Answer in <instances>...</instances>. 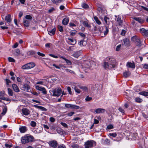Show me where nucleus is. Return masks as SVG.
Instances as JSON below:
<instances>
[{"instance_id":"obj_1","label":"nucleus","mask_w":148,"mask_h":148,"mask_svg":"<svg viewBox=\"0 0 148 148\" xmlns=\"http://www.w3.org/2000/svg\"><path fill=\"white\" fill-rule=\"evenodd\" d=\"M21 140L23 144H25L35 141L34 137L28 134H26L22 136L21 138Z\"/></svg>"},{"instance_id":"obj_2","label":"nucleus","mask_w":148,"mask_h":148,"mask_svg":"<svg viewBox=\"0 0 148 148\" xmlns=\"http://www.w3.org/2000/svg\"><path fill=\"white\" fill-rule=\"evenodd\" d=\"M131 40L134 42L136 45L138 47H140L141 45V41L140 40L139 38L137 36H135L132 37Z\"/></svg>"},{"instance_id":"obj_3","label":"nucleus","mask_w":148,"mask_h":148,"mask_svg":"<svg viewBox=\"0 0 148 148\" xmlns=\"http://www.w3.org/2000/svg\"><path fill=\"white\" fill-rule=\"evenodd\" d=\"M98 29L100 33L103 32L105 35H106L108 32L109 30L108 26L106 25L105 27H99Z\"/></svg>"},{"instance_id":"obj_4","label":"nucleus","mask_w":148,"mask_h":148,"mask_svg":"<svg viewBox=\"0 0 148 148\" xmlns=\"http://www.w3.org/2000/svg\"><path fill=\"white\" fill-rule=\"evenodd\" d=\"M96 143L93 140H88L85 142L84 144L85 148H91L95 145Z\"/></svg>"},{"instance_id":"obj_5","label":"nucleus","mask_w":148,"mask_h":148,"mask_svg":"<svg viewBox=\"0 0 148 148\" xmlns=\"http://www.w3.org/2000/svg\"><path fill=\"white\" fill-rule=\"evenodd\" d=\"M51 92L53 93V96L59 97L61 95L62 90L60 88H57L53 89L51 91Z\"/></svg>"},{"instance_id":"obj_6","label":"nucleus","mask_w":148,"mask_h":148,"mask_svg":"<svg viewBox=\"0 0 148 148\" xmlns=\"http://www.w3.org/2000/svg\"><path fill=\"white\" fill-rule=\"evenodd\" d=\"M106 61L108 62H105L104 65H114V64L115 62V60L114 59L109 57L106 58Z\"/></svg>"},{"instance_id":"obj_7","label":"nucleus","mask_w":148,"mask_h":148,"mask_svg":"<svg viewBox=\"0 0 148 148\" xmlns=\"http://www.w3.org/2000/svg\"><path fill=\"white\" fill-rule=\"evenodd\" d=\"M48 143L50 146L53 148H56L58 145V143L55 140L49 141Z\"/></svg>"},{"instance_id":"obj_8","label":"nucleus","mask_w":148,"mask_h":148,"mask_svg":"<svg viewBox=\"0 0 148 148\" xmlns=\"http://www.w3.org/2000/svg\"><path fill=\"white\" fill-rule=\"evenodd\" d=\"M36 88L37 90L42 92V93L44 94H46L47 93V91L45 88L42 87L40 86H36Z\"/></svg>"},{"instance_id":"obj_9","label":"nucleus","mask_w":148,"mask_h":148,"mask_svg":"<svg viewBox=\"0 0 148 148\" xmlns=\"http://www.w3.org/2000/svg\"><path fill=\"white\" fill-rule=\"evenodd\" d=\"M65 107L67 108H71L72 109H78L79 108V106L73 104H65Z\"/></svg>"},{"instance_id":"obj_10","label":"nucleus","mask_w":148,"mask_h":148,"mask_svg":"<svg viewBox=\"0 0 148 148\" xmlns=\"http://www.w3.org/2000/svg\"><path fill=\"white\" fill-rule=\"evenodd\" d=\"M21 89L25 91H28L30 89L29 86L27 84H25L22 85Z\"/></svg>"},{"instance_id":"obj_11","label":"nucleus","mask_w":148,"mask_h":148,"mask_svg":"<svg viewBox=\"0 0 148 148\" xmlns=\"http://www.w3.org/2000/svg\"><path fill=\"white\" fill-rule=\"evenodd\" d=\"M116 17L115 21L117 22L119 25L121 26L122 25L123 20L121 19V17L119 16H115Z\"/></svg>"},{"instance_id":"obj_12","label":"nucleus","mask_w":148,"mask_h":148,"mask_svg":"<svg viewBox=\"0 0 148 148\" xmlns=\"http://www.w3.org/2000/svg\"><path fill=\"white\" fill-rule=\"evenodd\" d=\"M140 32L143 35L148 36V30H146L144 28H142L140 29Z\"/></svg>"},{"instance_id":"obj_13","label":"nucleus","mask_w":148,"mask_h":148,"mask_svg":"<svg viewBox=\"0 0 148 148\" xmlns=\"http://www.w3.org/2000/svg\"><path fill=\"white\" fill-rule=\"evenodd\" d=\"M105 110L101 108H98L95 110V112H94L95 114H100L103 113L105 111Z\"/></svg>"},{"instance_id":"obj_14","label":"nucleus","mask_w":148,"mask_h":148,"mask_svg":"<svg viewBox=\"0 0 148 148\" xmlns=\"http://www.w3.org/2000/svg\"><path fill=\"white\" fill-rule=\"evenodd\" d=\"M48 33L49 35L52 36L54 35L55 33L56 30L55 28H53V29H51L49 28L47 29Z\"/></svg>"},{"instance_id":"obj_15","label":"nucleus","mask_w":148,"mask_h":148,"mask_svg":"<svg viewBox=\"0 0 148 148\" xmlns=\"http://www.w3.org/2000/svg\"><path fill=\"white\" fill-rule=\"evenodd\" d=\"M19 130L21 133H24L27 130V128L25 126H21L19 128Z\"/></svg>"},{"instance_id":"obj_16","label":"nucleus","mask_w":148,"mask_h":148,"mask_svg":"<svg viewBox=\"0 0 148 148\" xmlns=\"http://www.w3.org/2000/svg\"><path fill=\"white\" fill-rule=\"evenodd\" d=\"M21 111L23 114L25 115H27L30 114V111L26 108L23 109Z\"/></svg>"},{"instance_id":"obj_17","label":"nucleus","mask_w":148,"mask_h":148,"mask_svg":"<svg viewBox=\"0 0 148 148\" xmlns=\"http://www.w3.org/2000/svg\"><path fill=\"white\" fill-rule=\"evenodd\" d=\"M12 87L14 90L16 92H18L20 91V90L17 86L15 84H13L12 85Z\"/></svg>"},{"instance_id":"obj_18","label":"nucleus","mask_w":148,"mask_h":148,"mask_svg":"<svg viewBox=\"0 0 148 148\" xmlns=\"http://www.w3.org/2000/svg\"><path fill=\"white\" fill-rule=\"evenodd\" d=\"M30 21L26 19H24L23 20V23L25 26L28 27L29 26V24Z\"/></svg>"},{"instance_id":"obj_19","label":"nucleus","mask_w":148,"mask_h":148,"mask_svg":"<svg viewBox=\"0 0 148 148\" xmlns=\"http://www.w3.org/2000/svg\"><path fill=\"white\" fill-rule=\"evenodd\" d=\"M134 19L139 23H142L144 22V21L141 18L138 17H134Z\"/></svg>"},{"instance_id":"obj_20","label":"nucleus","mask_w":148,"mask_h":148,"mask_svg":"<svg viewBox=\"0 0 148 148\" xmlns=\"http://www.w3.org/2000/svg\"><path fill=\"white\" fill-rule=\"evenodd\" d=\"M69 21V18H65L62 21V23L63 25H67Z\"/></svg>"},{"instance_id":"obj_21","label":"nucleus","mask_w":148,"mask_h":148,"mask_svg":"<svg viewBox=\"0 0 148 148\" xmlns=\"http://www.w3.org/2000/svg\"><path fill=\"white\" fill-rule=\"evenodd\" d=\"M124 45L125 46H128L130 45V42L129 40L127 38L123 39V40Z\"/></svg>"},{"instance_id":"obj_22","label":"nucleus","mask_w":148,"mask_h":148,"mask_svg":"<svg viewBox=\"0 0 148 148\" xmlns=\"http://www.w3.org/2000/svg\"><path fill=\"white\" fill-rule=\"evenodd\" d=\"M35 65H31L29 66L28 65H23L22 67V68L23 69H29L32 68H33Z\"/></svg>"},{"instance_id":"obj_23","label":"nucleus","mask_w":148,"mask_h":148,"mask_svg":"<svg viewBox=\"0 0 148 148\" xmlns=\"http://www.w3.org/2000/svg\"><path fill=\"white\" fill-rule=\"evenodd\" d=\"M34 107L36 108L40 109V110H41L42 111H46L47 110V109L42 106L34 105Z\"/></svg>"},{"instance_id":"obj_24","label":"nucleus","mask_w":148,"mask_h":148,"mask_svg":"<svg viewBox=\"0 0 148 148\" xmlns=\"http://www.w3.org/2000/svg\"><path fill=\"white\" fill-rule=\"evenodd\" d=\"M5 20L7 22H10L12 21L11 15L9 14L7 15L5 17Z\"/></svg>"},{"instance_id":"obj_25","label":"nucleus","mask_w":148,"mask_h":148,"mask_svg":"<svg viewBox=\"0 0 148 148\" xmlns=\"http://www.w3.org/2000/svg\"><path fill=\"white\" fill-rule=\"evenodd\" d=\"M131 74V73L129 71H125L123 73V76L125 78H127Z\"/></svg>"},{"instance_id":"obj_26","label":"nucleus","mask_w":148,"mask_h":148,"mask_svg":"<svg viewBox=\"0 0 148 148\" xmlns=\"http://www.w3.org/2000/svg\"><path fill=\"white\" fill-rule=\"evenodd\" d=\"M81 52L80 51H78L75 52L73 54V56L75 58H78L80 55Z\"/></svg>"},{"instance_id":"obj_27","label":"nucleus","mask_w":148,"mask_h":148,"mask_svg":"<svg viewBox=\"0 0 148 148\" xmlns=\"http://www.w3.org/2000/svg\"><path fill=\"white\" fill-rule=\"evenodd\" d=\"M81 68L83 69L85 72H87V71L88 70V66L89 65H81Z\"/></svg>"},{"instance_id":"obj_28","label":"nucleus","mask_w":148,"mask_h":148,"mask_svg":"<svg viewBox=\"0 0 148 148\" xmlns=\"http://www.w3.org/2000/svg\"><path fill=\"white\" fill-rule=\"evenodd\" d=\"M65 0H51L52 2L54 3L57 4L59 3L64 1Z\"/></svg>"},{"instance_id":"obj_29","label":"nucleus","mask_w":148,"mask_h":148,"mask_svg":"<svg viewBox=\"0 0 148 148\" xmlns=\"http://www.w3.org/2000/svg\"><path fill=\"white\" fill-rule=\"evenodd\" d=\"M139 94L145 97L148 96V92H146L144 91H142L140 92L139 93Z\"/></svg>"},{"instance_id":"obj_30","label":"nucleus","mask_w":148,"mask_h":148,"mask_svg":"<svg viewBox=\"0 0 148 148\" xmlns=\"http://www.w3.org/2000/svg\"><path fill=\"white\" fill-rule=\"evenodd\" d=\"M94 18L96 23L98 25L101 24V23L99 20L97 16H95L94 17Z\"/></svg>"},{"instance_id":"obj_31","label":"nucleus","mask_w":148,"mask_h":148,"mask_svg":"<svg viewBox=\"0 0 148 148\" xmlns=\"http://www.w3.org/2000/svg\"><path fill=\"white\" fill-rule=\"evenodd\" d=\"M8 95L11 96H12L13 95V92L12 90L10 88H8Z\"/></svg>"},{"instance_id":"obj_32","label":"nucleus","mask_w":148,"mask_h":148,"mask_svg":"<svg viewBox=\"0 0 148 148\" xmlns=\"http://www.w3.org/2000/svg\"><path fill=\"white\" fill-rule=\"evenodd\" d=\"M104 21H105L106 23V25L109 26V22L107 21L109 19V18L107 16H105L104 18Z\"/></svg>"},{"instance_id":"obj_33","label":"nucleus","mask_w":148,"mask_h":148,"mask_svg":"<svg viewBox=\"0 0 148 148\" xmlns=\"http://www.w3.org/2000/svg\"><path fill=\"white\" fill-rule=\"evenodd\" d=\"M112 67H110L109 65H103V68L106 69V70H107L108 69H110L112 67L114 68L115 66V65H112Z\"/></svg>"},{"instance_id":"obj_34","label":"nucleus","mask_w":148,"mask_h":148,"mask_svg":"<svg viewBox=\"0 0 148 148\" xmlns=\"http://www.w3.org/2000/svg\"><path fill=\"white\" fill-rule=\"evenodd\" d=\"M5 82L7 85V87H9V84L11 83V81L8 79H5Z\"/></svg>"},{"instance_id":"obj_35","label":"nucleus","mask_w":148,"mask_h":148,"mask_svg":"<svg viewBox=\"0 0 148 148\" xmlns=\"http://www.w3.org/2000/svg\"><path fill=\"white\" fill-rule=\"evenodd\" d=\"M60 58L63 59L64 60H65L68 64H71V62L70 61L66 59L65 58L61 56L60 57Z\"/></svg>"},{"instance_id":"obj_36","label":"nucleus","mask_w":148,"mask_h":148,"mask_svg":"<svg viewBox=\"0 0 148 148\" xmlns=\"http://www.w3.org/2000/svg\"><path fill=\"white\" fill-rule=\"evenodd\" d=\"M135 100L136 102L138 103H141L143 101V100L142 99L139 97L136 98L135 99Z\"/></svg>"},{"instance_id":"obj_37","label":"nucleus","mask_w":148,"mask_h":148,"mask_svg":"<svg viewBox=\"0 0 148 148\" xmlns=\"http://www.w3.org/2000/svg\"><path fill=\"white\" fill-rule=\"evenodd\" d=\"M24 19H27L28 20L30 21L32 19V17L30 15H27Z\"/></svg>"},{"instance_id":"obj_38","label":"nucleus","mask_w":148,"mask_h":148,"mask_svg":"<svg viewBox=\"0 0 148 148\" xmlns=\"http://www.w3.org/2000/svg\"><path fill=\"white\" fill-rule=\"evenodd\" d=\"M53 66L52 67H50L49 66L48 67L49 68H51L52 69H54V67L55 66L56 68L60 69L61 67L60 66L61 65H52Z\"/></svg>"},{"instance_id":"obj_39","label":"nucleus","mask_w":148,"mask_h":148,"mask_svg":"<svg viewBox=\"0 0 148 148\" xmlns=\"http://www.w3.org/2000/svg\"><path fill=\"white\" fill-rule=\"evenodd\" d=\"M109 136H110L115 137L117 136V134L116 133H110L109 134Z\"/></svg>"},{"instance_id":"obj_40","label":"nucleus","mask_w":148,"mask_h":148,"mask_svg":"<svg viewBox=\"0 0 148 148\" xmlns=\"http://www.w3.org/2000/svg\"><path fill=\"white\" fill-rule=\"evenodd\" d=\"M67 89L68 92H69V94L70 95H72V92L71 91V89L70 87L69 86L67 88Z\"/></svg>"},{"instance_id":"obj_41","label":"nucleus","mask_w":148,"mask_h":148,"mask_svg":"<svg viewBox=\"0 0 148 148\" xmlns=\"http://www.w3.org/2000/svg\"><path fill=\"white\" fill-rule=\"evenodd\" d=\"M30 125L32 127H34L36 126V123L35 121H32L31 122Z\"/></svg>"},{"instance_id":"obj_42","label":"nucleus","mask_w":148,"mask_h":148,"mask_svg":"<svg viewBox=\"0 0 148 148\" xmlns=\"http://www.w3.org/2000/svg\"><path fill=\"white\" fill-rule=\"evenodd\" d=\"M58 29L59 30L60 32H62L63 31V27L62 26L58 25Z\"/></svg>"},{"instance_id":"obj_43","label":"nucleus","mask_w":148,"mask_h":148,"mask_svg":"<svg viewBox=\"0 0 148 148\" xmlns=\"http://www.w3.org/2000/svg\"><path fill=\"white\" fill-rule=\"evenodd\" d=\"M92 98L91 97H89L88 96H87L85 100L86 101H90L92 99Z\"/></svg>"},{"instance_id":"obj_44","label":"nucleus","mask_w":148,"mask_h":148,"mask_svg":"<svg viewBox=\"0 0 148 148\" xmlns=\"http://www.w3.org/2000/svg\"><path fill=\"white\" fill-rule=\"evenodd\" d=\"M68 40L74 43L75 44L76 42V40L74 39H72L71 38H68Z\"/></svg>"},{"instance_id":"obj_45","label":"nucleus","mask_w":148,"mask_h":148,"mask_svg":"<svg viewBox=\"0 0 148 148\" xmlns=\"http://www.w3.org/2000/svg\"><path fill=\"white\" fill-rule=\"evenodd\" d=\"M8 59L10 62H15V60L12 58L9 57Z\"/></svg>"},{"instance_id":"obj_46","label":"nucleus","mask_w":148,"mask_h":148,"mask_svg":"<svg viewBox=\"0 0 148 148\" xmlns=\"http://www.w3.org/2000/svg\"><path fill=\"white\" fill-rule=\"evenodd\" d=\"M118 110L120 111V112L123 114H124L125 112L124 110L121 107L119 108L118 109Z\"/></svg>"},{"instance_id":"obj_47","label":"nucleus","mask_w":148,"mask_h":148,"mask_svg":"<svg viewBox=\"0 0 148 148\" xmlns=\"http://www.w3.org/2000/svg\"><path fill=\"white\" fill-rule=\"evenodd\" d=\"M82 7L85 9H87L88 7V5L87 4L85 3H84L82 5Z\"/></svg>"},{"instance_id":"obj_48","label":"nucleus","mask_w":148,"mask_h":148,"mask_svg":"<svg viewBox=\"0 0 148 148\" xmlns=\"http://www.w3.org/2000/svg\"><path fill=\"white\" fill-rule=\"evenodd\" d=\"M33 115H34L33 116L34 117H35V118H37L38 117L39 114L36 112H35Z\"/></svg>"},{"instance_id":"obj_49","label":"nucleus","mask_w":148,"mask_h":148,"mask_svg":"<svg viewBox=\"0 0 148 148\" xmlns=\"http://www.w3.org/2000/svg\"><path fill=\"white\" fill-rule=\"evenodd\" d=\"M74 113L75 112H70L68 113L67 114V115L69 116H71L74 114Z\"/></svg>"},{"instance_id":"obj_50","label":"nucleus","mask_w":148,"mask_h":148,"mask_svg":"<svg viewBox=\"0 0 148 148\" xmlns=\"http://www.w3.org/2000/svg\"><path fill=\"white\" fill-rule=\"evenodd\" d=\"M80 88L82 89L83 90L86 91L87 90V88L85 86H81L79 87Z\"/></svg>"},{"instance_id":"obj_51","label":"nucleus","mask_w":148,"mask_h":148,"mask_svg":"<svg viewBox=\"0 0 148 148\" xmlns=\"http://www.w3.org/2000/svg\"><path fill=\"white\" fill-rule=\"evenodd\" d=\"M37 54H38V55L39 56H42V57H44L45 56V55L44 54H43V53H41L40 52H37Z\"/></svg>"},{"instance_id":"obj_52","label":"nucleus","mask_w":148,"mask_h":148,"mask_svg":"<svg viewBox=\"0 0 148 148\" xmlns=\"http://www.w3.org/2000/svg\"><path fill=\"white\" fill-rule=\"evenodd\" d=\"M5 146L7 148H10L12 146V145H9L7 144H5Z\"/></svg>"},{"instance_id":"obj_53","label":"nucleus","mask_w":148,"mask_h":148,"mask_svg":"<svg viewBox=\"0 0 148 148\" xmlns=\"http://www.w3.org/2000/svg\"><path fill=\"white\" fill-rule=\"evenodd\" d=\"M55 10V9H54V8H51L49 10H48V12L49 13H51L53 11Z\"/></svg>"},{"instance_id":"obj_54","label":"nucleus","mask_w":148,"mask_h":148,"mask_svg":"<svg viewBox=\"0 0 148 148\" xmlns=\"http://www.w3.org/2000/svg\"><path fill=\"white\" fill-rule=\"evenodd\" d=\"M121 45H118L116 47V51H119L120 50L121 47Z\"/></svg>"},{"instance_id":"obj_55","label":"nucleus","mask_w":148,"mask_h":148,"mask_svg":"<svg viewBox=\"0 0 148 148\" xmlns=\"http://www.w3.org/2000/svg\"><path fill=\"white\" fill-rule=\"evenodd\" d=\"M74 89L75 91L77 92V93H80V90L76 87Z\"/></svg>"},{"instance_id":"obj_56","label":"nucleus","mask_w":148,"mask_h":148,"mask_svg":"<svg viewBox=\"0 0 148 148\" xmlns=\"http://www.w3.org/2000/svg\"><path fill=\"white\" fill-rule=\"evenodd\" d=\"M16 54L17 55H19L20 54V51L18 49H16L15 51Z\"/></svg>"},{"instance_id":"obj_57","label":"nucleus","mask_w":148,"mask_h":148,"mask_svg":"<svg viewBox=\"0 0 148 148\" xmlns=\"http://www.w3.org/2000/svg\"><path fill=\"white\" fill-rule=\"evenodd\" d=\"M84 41L83 40H81L78 43V44L80 46H82L83 45V42Z\"/></svg>"},{"instance_id":"obj_58","label":"nucleus","mask_w":148,"mask_h":148,"mask_svg":"<svg viewBox=\"0 0 148 148\" xmlns=\"http://www.w3.org/2000/svg\"><path fill=\"white\" fill-rule=\"evenodd\" d=\"M107 128L109 129H111L113 128V126L112 125H109L107 127Z\"/></svg>"},{"instance_id":"obj_59","label":"nucleus","mask_w":148,"mask_h":148,"mask_svg":"<svg viewBox=\"0 0 148 148\" xmlns=\"http://www.w3.org/2000/svg\"><path fill=\"white\" fill-rule=\"evenodd\" d=\"M127 68H131L132 69H134L135 68V65H127Z\"/></svg>"},{"instance_id":"obj_60","label":"nucleus","mask_w":148,"mask_h":148,"mask_svg":"<svg viewBox=\"0 0 148 148\" xmlns=\"http://www.w3.org/2000/svg\"><path fill=\"white\" fill-rule=\"evenodd\" d=\"M50 121L51 122H54L55 121V119L53 117H51L49 118Z\"/></svg>"},{"instance_id":"obj_61","label":"nucleus","mask_w":148,"mask_h":148,"mask_svg":"<svg viewBox=\"0 0 148 148\" xmlns=\"http://www.w3.org/2000/svg\"><path fill=\"white\" fill-rule=\"evenodd\" d=\"M60 123L63 126H64V127H67L68 126L65 123L61 122Z\"/></svg>"},{"instance_id":"obj_62","label":"nucleus","mask_w":148,"mask_h":148,"mask_svg":"<svg viewBox=\"0 0 148 148\" xmlns=\"http://www.w3.org/2000/svg\"><path fill=\"white\" fill-rule=\"evenodd\" d=\"M141 7L145 10L148 12V8L145 7L141 6Z\"/></svg>"},{"instance_id":"obj_63","label":"nucleus","mask_w":148,"mask_h":148,"mask_svg":"<svg viewBox=\"0 0 148 148\" xmlns=\"http://www.w3.org/2000/svg\"><path fill=\"white\" fill-rule=\"evenodd\" d=\"M18 43L16 42L14 45L12 46V48H16L18 47Z\"/></svg>"},{"instance_id":"obj_64","label":"nucleus","mask_w":148,"mask_h":148,"mask_svg":"<svg viewBox=\"0 0 148 148\" xmlns=\"http://www.w3.org/2000/svg\"><path fill=\"white\" fill-rule=\"evenodd\" d=\"M58 147V148H66L65 145L63 144L59 146Z\"/></svg>"}]
</instances>
